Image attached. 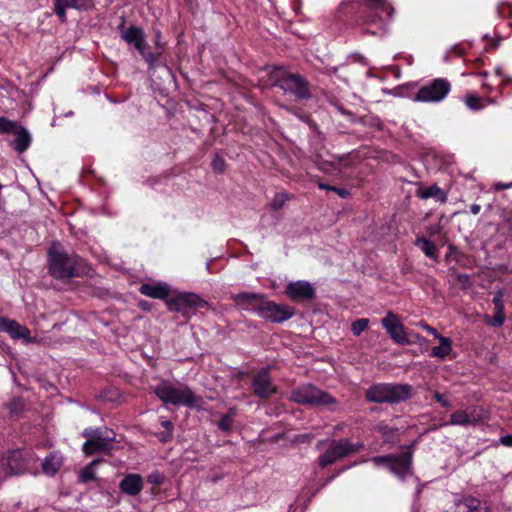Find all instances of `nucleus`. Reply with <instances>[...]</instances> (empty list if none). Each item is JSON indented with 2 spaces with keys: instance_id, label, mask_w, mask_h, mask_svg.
<instances>
[{
  "instance_id": "obj_1",
  "label": "nucleus",
  "mask_w": 512,
  "mask_h": 512,
  "mask_svg": "<svg viewBox=\"0 0 512 512\" xmlns=\"http://www.w3.org/2000/svg\"><path fill=\"white\" fill-rule=\"evenodd\" d=\"M49 264L50 273L60 279L80 276L83 271L78 256L59 251L55 244L49 250Z\"/></svg>"
},
{
  "instance_id": "obj_2",
  "label": "nucleus",
  "mask_w": 512,
  "mask_h": 512,
  "mask_svg": "<svg viewBox=\"0 0 512 512\" xmlns=\"http://www.w3.org/2000/svg\"><path fill=\"white\" fill-rule=\"evenodd\" d=\"M411 396V386L408 384H374L366 391V399L374 403H398Z\"/></svg>"
},
{
  "instance_id": "obj_3",
  "label": "nucleus",
  "mask_w": 512,
  "mask_h": 512,
  "mask_svg": "<svg viewBox=\"0 0 512 512\" xmlns=\"http://www.w3.org/2000/svg\"><path fill=\"white\" fill-rule=\"evenodd\" d=\"M290 399L298 404L323 406L332 411L337 407V401L332 395L311 384L295 388Z\"/></svg>"
},
{
  "instance_id": "obj_4",
  "label": "nucleus",
  "mask_w": 512,
  "mask_h": 512,
  "mask_svg": "<svg viewBox=\"0 0 512 512\" xmlns=\"http://www.w3.org/2000/svg\"><path fill=\"white\" fill-rule=\"evenodd\" d=\"M155 394L164 403L192 407L195 403L194 393L183 384L162 381L154 389Z\"/></svg>"
},
{
  "instance_id": "obj_5",
  "label": "nucleus",
  "mask_w": 512,
  "mask_h": 512,
  "mask_svg": "<svg viewBox=\"0 0 512 512\" xmlns=\"http://www.w3.org/2000/svg\"><path fill=\"white\" fill-rule=\"evenodd\" d=\"M82 434L87 438L82 447L87 455L98 452L110 453L114 448L115 433L108 428H86Z\"/></svg>"
},
{
  "instance_id": "obj_6",
  "label": "nucleus",
  "mask_w": 512,
  "mask_h": 512,
  "mask_svg": "<svg viewBox=\"0 0 512 512\" xmlns=\"http://www.w3.org/2000/svg\"><path fill=\"white\" fill-rule=\"evenodd\" d=\"M36 464V456L23 449L12 450L2 459V467L8 476L30 473Z\"/></svg>"
},
{
  "instance_id": "obj_7",
  "label": "nucleus",
  "mask_w": 512,
  "mask_h": 512,
  "mask_svg": "<svg viewBox=\"0 0 512 512\" xmlns=\"http://www.w3.org/2000/svg\"><path fill=\"white\" fill-rule=\"evenodd\" d=\"M362 448L363 444L360 442L352 443L348 439L332 440L326 451L320 455L319 465L325 468L350 454L360 451Z\"/></svg>"
},
{
  "instance_id": "obj_8",
  "label": "nucleus",
  "mask_w": 512,
  "mask_h": 512,
  "mask_svg": "<svg viewBox=\"0 0 512 512\" xmlns=\"http://www.w3.org/2000/svg\"><path fill=\"white\" fill-rule=\"evenodd\" d=\"M371 461L375 466H386L394 475L404 478L411 468L412 455L410 452L405 451L398 455L376 456Z\"/></svg>"
},
{
  "instance_id": "obj_9",
  "label": "nucleus",
  "mask_w": 512,
  "mask_h": 512,
  "mask_svg": "<svg viewBox=\"0 0 512 512\" xmlns=\"http://www.w3.org/2000/svg\"><path fill=\"white\" fill-rule=\"evenodd\" d=\"M275 85L298 99L311 97L309 83L299 74L284 73L276 80Z\"/></svg>"
},
{
  "instance_id": "obj_10",
  "label": "nucleus",
  "mask_w": 512,
  "mask_h": 512,
  "mask_svg": "<svg viewBox=\"0 0 512 512\" xmlns=\"http://www.w3.org/2000/svg\"><path fill=\"white\" fill-rule=\"evenodd\" d=\"M451 85L448 80L437 78L431 83L422 86L415 95L419 102H439L450 92Z\"/></svg>"
},
{
  "instance_id": "obj_11",
  "label": "nucleus",
  "mask_w": 512,
  "mask_h": 512,
  "mask_svg": "<svg viewBox=\"0 0 512 512\" xmlns=\"http://www.w3.org/2000/svg\"><path fill=\"white\" fill-rule=\"evenodd\" d=\"M206 305L207 302L194 293L179 294L168 301L171 311L180 312L185 316L194 314L198 308H204Z\"/></svg>"
},
{
  "instance_id": "obj_12",
  "label": "nucleus",
  "mask_w": 512,
  "mask_h": 512,
  "mask_svg": "<svg viewBox=\"0 0 512 512\" xmlns=\"http://www.w3.org/2000/svg\"><path fill=\"white\" fill-rule=\"evenodd\" d=\"M258 315L270 322L282 323L294 315V309L288 305H279L264 299Z\"/></svg>"
},
{
  "instance_id": "obj_13",
  "label": "nucleus",
  "mask_w": 512,
  "mask_h": 512,
  "mask_svg": "<svg viewBox=\"0 0 512 512\" xmlns=\"http://www.w3.org/2000/svg\"><path fill=\"white\" fill-rule=\"evenodd\" d=\"M381 324L394 342L400 345L410 344L405 327L394 312L388 311L381 319Z\"/></svg>"
},
{
  "instance_id": "obj_14",
  "label": "nucleus",
  "mask_w": 512,
  "mask_h": 512,
  "mask_svg": "<svg viewBox=\"0 0 512 512\" xmlns=\"http://www.w3.org/2000/svg\"><path fill=\"white\" fill-rule=\"evenodd\" d=\"M485 418V411L478 406H469L451 414L448 424L455 426L476 425Z\"/></svg>"
},
{
  "instance_id": "obj_15",
  "label": "nucleus",
  "mask_w": 512,
  "mask_h": 512,
  "mask_svg": "<svg viewBox=\"0 0 512 512\" xmlns=\"http://www.w3.org/2000/svg\"><path fill=\"white\" fill-rule=\"evenodd\" d=\"M253 393L262 399H267L276 393V386L272 383L267 370L258 372L251 383Z\"/></svg>"
},
{
  "instance_id": "obj_16",
  "label": "nucleus",
  "mask_w": 512,
  "mask_h": 512,
  "mask_svg": "<svg viewBox=\"0 0 512 512\" xmlns=\"http://www.w3.org/2000/svg\"><path fill=\"white\" fill-rule=\"evenodd\" d=\"M231 298L240 309L259 314L265 295L253 292H242L232 295Z\"/></svg>"
},
{
  "instance_id": "obj_17",
  "label": "nucleus",
  "mask_w": 512,
  "mask_h": 512,
  "mask_svg": "<svg viewBox=\"0 0 512 512\" xmlns=\"http://www.w3.org/2000/svg\"><path fill=\"white\" fill-rule=\"evenodd\" d=\"M0 332H6L14 340L23 339L28 343L34 341L27 327L6 317H0Z\"/></svg>"
},
{
  "instance_id": "obj_18",
  "label": "nucleus",
  "mask_w": 512,
  "mask_h": 512,
  "mask_svg": "<svg viewBox=\"0 0 512 512\" xmlns=\"http://www.w3.org/2000/svg\"><path fill=\"white\" fill-rule=\"evenodd\" d=\"M285 292L293 301L309 300L315 296L313 286L309 282L301 280L290 282Z\"/></svg>"
},
{
  "instance_id": "obj_19",
  "label": "nucleus",
  "mask_w": 512,
  "mask_h": 512,
  "mask_svg": "<svg viewBox=\"0 0 512 512\" xmlns=\"http://www.w3.org/2000/svg\"><path fill=\"white\" fill-rule=\"evenodd\" d=\"M121 38L129 45H133L137 51L145 46V33L138 26L124 27L122 23L119 27Z\"/></svg>"
},
{
  "instance_id": "obj_20",
  "label": "nucleus",
  "mask_w": 512,
  "mask_h": 512,
  "mask_svg": "<svg viewBox=\"0 0 512 512\" xmlns=\"http://www.w3.org/2000/svg\"><path fill=\"white\" fill-rule=\"evenodd\" d=\"M143 487V478L136 473L125 475L119 483L120 491L129 496H137L142 491Z\"/></svg>"
},
{
  "instance_id": "obj_21",
  "label": "nucleus",
  "mask_w": 512,
  "mask_h": 512,
  "mask_svg": "<svg viewBox=\"0 0 512 512\" xmlns=\"http://www.w3.org/2000/svg\"><path fill=\"white\" fill-rule=\"evenodd\" d=\"M455 512H492L490 508L474 497H465L455 504Z\"/></svg>"
},
{
  "instance_id": "obj_22",
  "label": "nucleus",
  "mask_w": 512,
  "mask_h": 512,
  "mask_svg": "<svg viewBox=\"0 0 512 512\" xmlns=\"http://www.w3.org/2000/svg\"><path fill=\"white\" fill-rule=\"evenodd\" d=\"M139 291L141 294L154 299H165L169 294V287L163 283H144L140 286Z\"/></svg>"
},
{
  "instance_id": "obj_23",
  "label": "nucleus",
  "mask_w": 512,
  "mask_h": 512,
  "mask_svg": "<svg viewBox=\"0 0 512 512\" xmlns=\"http://www.w3.org/2000/svg\"><path fill=\"white\" fill-rule=\"evenodd\" d=\"M63 465V456L59 452H51L42 463L43 473L54 476Z\"/></svg>"
},
{
  "instance_id": "obj_24",
  "label": "nucleus",
  "mask_w": 512,
  "mask_h": 512,
  "mask_svg": "<svg viewBox=\"0 0 512 512\" xmlns=\"http://www.w3.org/2000/svg\"><path fill=\"white\" fill-rule=\"evenodd\" d=\"M11 133L15 135V139L12 142L13 148L19 153L27 150L31 143V137L28 131L16 125V128Z\"/></svg>"
},
{
  "instance_id": "obj_25",
  "label": "nucleus",
  "mask_w": 512,
  "mask_h": 512,
  "mask_svg": "<svg viewBox=\"0 0 512 512\" xmlns=\"http://www.w3.org/2000/svg\"><path fill=\"white\" fill-rule=\"evenodd\" d=\"M417 197L420 199L434 198L435 200L445 203L447 201V194L436 184L429 187H420L416 192Z\"/></svg>"
},
{
  "instance_id": "obj_26",
  "label": "nucleus",
  "mask_w": 512,
  "mask_h": 512,
  "mask_svg": "<svg viewBox=\"0 0 512 512\" xmlns=\"http://www.w3.org/2000/svg\"><path fill=\"white\" fill-rule=\"evenodd\" d=\"M437 339L439 340L440 345L431 349L430 356L439 360H444L452 351V341L450 338L442 335Z\"/></svg>"
},
{
  "instance_id": "obj_27",
  "label": "nucleus",
  "mask_w": 512,
  "mask_h": 512,
  "mask_svg": "<svg viewBox=\"0 0 512 512\" xmlns=\"http://www.w3.org/2000/svg\"><path fill=\"white\" fill-rule=\"evenodd\" d=\"M415 245L419 247L428 258L434 260L438 258L437 246L429 239L425 237H418L415 241Z\"/></svg>"
},
{
  "instance_id": "obj_28",
  "label": "nucleus",
  "mask_w": 512,
  "mask_h": 512,
  "mask_svg": "<svg viewBox=\"0 0 512 512\" xmlns=\"http://www.w3.org/2000/svg\"><path fill=\"white\" fill-rule=\"evenodd\" d=\"M99 460H93L79 472V481L87 483L95 480L96 478V466L99 464Z\"/></svg>"
},
{
  "instance_id": "obj_29",
  "label": "nucleus",
  "mask_w": 512,
  "mask_h": 512,
  "mask_svg": "<svg viewBox=\"0 0 512 512\" xmlns=\"http://www.w3.org/2000/svg\"><path fill=\"white\" fill-rule=\"evenodd\" d=\"M371 8L381 10L387 14L389 20L392 19L394 9L387 3L386 0H364Z\"/></svg>"
},
{
  "instance_id": "obj_30",
  "label": "nucleus",
  "mask_w": 512,
  "mask_h": 512,
  "mask_svg": "<svg viewBox=\"0 0 512 512\" xmlns=\"http://www.w3.org/2000/svg\"><path fill=\"white\" fill-rule=\"evenodd\" d=\"M466 106L473 111H480L485 107L483 99L475 94H469L464 100Z\"/></svg>"
},
{
  "instance_id": "obj_31",
  "label": "nucleus",
  "mask_w": 512,
  "mask_h": 512,
  "mask_svg": "<svg viewBox=\"0 0 512 512\" xmlns=\"http://www.w3.org/2000/svg\"><path fill=\"white\" fill-rule=\"evenodd\" d=\"M140 55L144 58V60L148 63L149 68H154L159 60L160 53H153L146 51L145 46L142 48V50L138 51Z\"/></svg>"
},
{
  "instance_id": "obj_32",
  "label": "nucleus",
  "mask_w": 512,
  "mask_h": 512,
  "mask_svg": "<svg viewBox=\"0 0 512 512\" xmlns=\"http://www.w3.org/2000/svg\"><path fill=\"white\" fill-rule=\"evenodd\" d=\"M289 199H290V196L288 193H285V192L277 193L274 196V198L272 199V201L270 203V207L273 210H279L280 208H282L284 206L286 201H288Z\"/></svg>"
},
{
  "instance_id": "obj_33",
  "label": "nucleus",
  "mask_w": 512,
  "mask_h": 512,
  "mask_svg": "<svg viewBox=\"0 0 512 512\" xmlns=\"http://www.w3.org/2000/svg\"><path fill=\"white\" fill-rule=\"evenodd\" d=\"M369 320L361 318L351 324V331L355 336H360L361 333L368 328Z\"/></svg>"
},
{
  "instance_id": "obj_34",
  "label": "nucleus",
  "mask_w": 512,
  "mask_h": 512,
  "mask_svg": "<svg viewBox=\"0 0 512 512\" xmlns=\"http://www.w3.org/2000/svg\"><path fill=\"white\" fill-rule=\"evenodd\" d=\"M16 122L5 117H0V134H8L16 128Z\"/></svg>"
},
{
  "instance_id": "obj_35",
  "label": "nucleus",
  "mask_w": 512,
  "mask_h": 512,
  "mask_svg": "<svg viewBox=\"0 0 512 512\" xmlns=\"http://www.w3.org/2000/svg\"><path fill=\"white\" fill-rule=\"evenodd\" d=\"M9 411L13 416H17L24 409V403L21 398H15L9 403Z\"/></svg>"
},
{
  "instance_id": "obj_36",
  "label": "nucleus",
  "mask_w": 512,
  "mask_h": 512,
  "mask_svg": "<svg viewBox=\"0 0 512 512\" xmlns=\"http://www.w3.org/2000/svg\"><path fill=\"white\" fill-rule=\"evenodd\" d=\"M505 321V312H496L493 317L487 318L486 322L492 327H501Z\"/></svg>"
},
{
  "instance_id": "obj_37",
  "label": "nucleus",
  "mask_w": 512,
  "mask_h": 512,
  "mask_svg": "<svg viewBox=\"0 0 512 512\" xmlns=\"http://www.w3.org/2000/svg\"><path fill=\"white\" fill-rule=\"evenodd\" d=\"M493 304L495 306V311L497 312H505L504 302H503V292L501 290L497 291L493 297Z\"/></svg>"
},
{
  "instance_id": "obj_38",
  "label": "nucleus",
  "mask_w": 512,
  "mask_h": 512,
  "mask_svg": "<svg viewBox=\"0 0 512 512\" xmlns=\"http://www.w3.org/2000/svg\"><path fill=\"white\" fill-rule=\"evenodd\" d=\"M161 425L163 426V428L165 429V432H166V437H162L161 438V441H168L172 438V435H173V424L171 423V421L169 420H163L161 422Z\"/></svg>"
},
{
  "instance_id": "obj_39",
  "label": "nucleus",
  "mask_w": 512,
  "mask_h": 512,
  "mask_svg": "<svg viewBox=\"0 0 512 512\" xmlns=\"http://www.w3.org/2000/svg\"><path fill=\"white\" fill-rule=\"evenodd\" d=\"M54 11L56 15L60 18L62 22L66 21V10L69 8L68 6H63L59 3L54 2Z\"/></svg>"
},
{
  "instance_id": "obj_40",
  "label": "nucleus",
  "mask_w": 512,
  "mask_h": 512,
  "mask_svg": "<svg viewBox=\"0 0 512 512\" xmlns=\"http://www.w3.org/2000/svg\"><path fill=\"white\" fill-rule=\"evenodd\" d=\"M233 425V420L226 415H223L218 423V426L223 431H228Z\"/></svg>"
},
{
  "instance_id": "obj_41",
  "label": "nucleus",
  "mask_w": 512,
  "mask_h": 512,
  "mask_svg": "<svg viewBox=\"0 0 512 512\" xmlns=\"http://www.w3.org/2000/svg\"><path fill=\"white\" fill-rule=\"evenodd\" d=\"M212 168L218 173H222L225 168V162L221 157H215L212 161Z\"/></svg>"
},
{
  "instance_id": "obj_42",
  "label": "nucleus",
  "mask_w": 512,
  "mask_h": 512,
  "mask_svg": "<svg viewBox=\"0 0 512 512\" xmlns=\"http://www.w3.org/2000/svg\"><path fill=\"white\" fill-rule=\"evenodd\" d=\"M417 326H419L420 328L424 329L425 331H427L428 333L432 334L436 339L438 337L441 336V334H439L437 332V330L431 326H429L426 322L424 321H420L417 323Z\"/></svg>"
},
{
  "instance_id": "obj_43",
  "label": "nucleus",
  "mask_w": 512,
  "mask_h": 512,
  "mask_svg": "<svg viewBox=\"0 0 512 512\" xmlns=\"http://www.w3.org/2000/svg\"><path fill=\"white\" fill-rule=\"evenodd\" d=\"M148 482L154 485H160L163 482V476L155 471L148 476Z\"/></svg>"
},
{
  "instance_id": "obj_44",
  "label": "nucleus",
  "mask_w": 512,
  "mask_h": 512,
  "mask_svg": "<svg viewBox=\"0 0 512 512\" xmlns=\"http://www.w3.org/2000/svg\"><path fill=\"white\" fill-rule=\"evenodd\" d=\"M80 0H54V2L59 3L63 6H68L74 9H80L79 5Z\"/></svg>"
},
{
  "instance_id": "obj_45",
  "label": "nucleus",
  "mask_w": 512,
  "mask_h": 512,
  "mask_svg": "<svg viewBox=\"0 0 512 512\" xmlns=\"http://www.w3.org/2000/svg\"><path fill=\"white\" fill-rule=\"evenodd\" d=\"M349 59H351L353 62H358L360 64H362L363 66H367L368 65V60L361 54L359 53H353L349 56Z\"/></svg>"
},
{
  "instance_id": "obj_46",
  "label": "nucleus",
  "mask_w": 512,
  "mask_h": 512,
  "mask_svg": "<svg viewBox=\"0 0 512 512\" xmlns=\"http://www.w3.org/2000/svg\"><path fill=\"white\" fill-rule=\"evenodd\" d=\"M434 399L440 403L443 407L445 408H449L451 407V403L450 401L446 400L442 394H440L439 392H435L434 393Z\"/></svg>"
},
{
  "instance_id": "obj_47",
  "label": "nucleus",
  "mask_w": 512,
  "mask_h": 512,
  "mask_svg": "<svg viewBox=\"0 0 512 512\" xmlns=\"http://www.w3.org/2000/svg\"><path fill=\"white\" fill-rule=\"evenodd\" d=\"M499 442L504 446L512 447V434L502 436Z\"/></svg>"
},
{
  "instance_id": "obj_48",
  "label": "nucleus",
  "mask_w": 512,
  "mask_h": 512,
  "mask_svg": "<svg viewBox=\"0 0 512 512\" xmlns=\"http://www.w3.org/2000/svg\"><path fill=\"white\" fill-rule=\"evenodd\" d=\"M333 192L337 193L341 198H347L350 192L345 188L334 187Z\"/></svg>"
},
{
  "instance_id": "obj_49",
  "label": "nucleus",
  "mask_w": 512,
  "mask_h": 512,
  "mask_svg": "<svg viewBox=\"0 0 512 512\" xmlns=\"http://www.w3.org/2000/svg\"><path fill=\"white\" fill-rule=\"evenodd\" d=\"M509 188H512V182H510V183L498 182V183L494 184L495 190H504V189H509Z\"/></svg>"
},
{
  "instance_id": "obj_50",
  "label": "nucleus",
  "mask_w": 512,
  "mask_h": 512,
  "mask_svg": "<svg viewBox=\"0 0 512 512\" xmlns=\"http://www.w3.org/2000/svg\"><path fill=\"white\" fill-rule=\"evenodd\" d=\"M458 280L463 284H469L470 277L467 274H460L458 275Z\"/></svg>"
},
{
  "instance_id": "obj_51",
  "label": "nucleus",
  "mask_w": 512,
  "mask_h": 512,
  "mask_svg": "<svg viewBox=\"0 0 512 512\" xmlns=\"http://www.w3.org/2000/svg\"><path fill=\"white\" fill-rule=\"evenodd\" d=\"M318 187L322 190H327V191H333L334 190V186H331V185H328V184H325L323 182H319L318 183Z\"/></svg>"
},
{
  "instance_id": "obj_52",
  "label": "nucleus",
  "mask_w": 512,
  "mask_h": 512,
  "mask_svg": "<svg viewBox=\"0 0 512 512\" xmlns=\"http://www.w3.org/2000/svg\"><path fill=\"white\" fill-rule=\"evenodd\" d=\"M480 210H481V206L479 204H472L470 206V211L474 215L479 214Z\"/></svg>"
},
{
  "instance_id": "obj_53",
  "label": "nucleus",
  "mask_w": 512,
  "mask_h": 512,
  "mask_svg": "<svg viewBox=\"0 0 512 512\" xmlns=\"http://www.w3.org/2000/svg\"><path fill=\"white\" fill-rule=\"evenodd\" d=\"M225 415L233 420L236 415V409L230 408Z\"/></svg>"
},
{
  "instance_id": "obj_54",
  "label": "nucleus",
  "mask_w": 512,
  "mask_h": 512,
  "mask_svg": "<svg viewBox=\"0 0 512 512\" xmlns=\"http://www.w3.org/2000/svg\"><path fill=\"white\" fill-rule=\"evenodd\" d=\"M139 305H140V307L143 310H149L150 309V304L147 301H141Z\"/></svg>"
},
{
  "instance_id": "obj_55",
  "label": "nucleus",
  "mask_w": 512,
  "mask_h": 512,
  "mask_svg": "<svg viewBox=\"0 0 512 512\" xmlns=\"http://www.w3.org/2000/svg\"><path fill=\"white\" fill-rule=\"evenodd\" d=\"M486 102H487V104H489V105H491V104H495V103H496V101H495V99H494V98H487Z\"/></svg>"
},
{
  "instance_id": "obj_56",
  "label": "nucleus",
  "mask_w": 512,
  "mask_h": 512,
  "mask_svg": "<svg viewBox=\"0 0 512 512\" xmlns=\"http://www.w3.org/2000/svg\"><path fill=\"white\" fill-rule=\"evenodd\" d=\"M483 87H484L488 92H491V91H492V87H491L489 84H487V83L483 84Z\"/></svg>"
},
{
  "instance_id": "obj_57",
  "label": "nucleus",
  "mask_w": 512,
  "mask_h": 512,
  "mask_svg": "<svg viewBox=\"0 0 512 512\" xmlns=\"http://www.w3.org/2000/svg\"><path fill=\"white\" fill-rule=\"evenodd\" d=\"M302 437H303V439H305V440H307V441H309V440H310V436H309V435H303Z\"/></svg>"
},
{
  "instance_id": "obj_58",
  "label": "nucleus",
  "mask_w": 512,
  "mask_h": 512,
  "mask_svg": "<svg viewBox=\"0 0 512 512\" xmlns=\"http://www.w3.org/2000/svg\"><path fill=\"white\" fill-rule=\"evenodd\" d=\"M162 437H166V432H163L159 435V438L161 439Z\"/></svg>"
},
{
  "instance_id": "obj_59",
  "label": "nucleus",
  "mask_w": 512,
  "mask_h": 512,
  "mask_svg": "<svg viewBox=\"0 0 512 512\" xmlns=\"http://www.w3.org/2000/svg\"><path fill=\"white\" fill-rule=\"evenodd\" d=\"M508 82H512V79H511V78H507V79L505 80V82L503 83V85H504L505 83H508Z\"/></svg>"
},
{
  "instance_id": "obj_60",
  "label": "nucleus",
  "mask_w": 512,
  "mask_h": 512,
  "mask_svg": "<svg viewBox=\"0 0 512 512\" xmlns=\"http://www.w3.org/2000/svg\"><path fill=\"white\" fill-rule=\"evenodd\" d=\"M416 338H417L419 341L424 340V338H423V337H421V336H419V335H417V336H416Z\"/></svg>"
},
{
  "instance_id": "obj_61",
  "label": "nucleus",
  "mask_w": 512,
  "mask_h": 512,
  "mask_svg": "<svg viewBox=\"0 0 512 512\" xmlns=\"http://www.w3.org/2000/svg\"><path fill=\"white\" fill-rule=\"evenodd\" d=\"M496 73L500 74V69L499 68L496 69Z\"/></svg>"
}]
</instances>
